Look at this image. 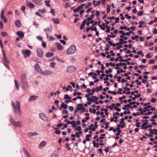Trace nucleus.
<instances>
[{
    "label": "nucleus",
    "mask_w": 157,
    "mask_h": 157,
    "mask_svg": "<svg viewBox=\"0 0 157 157\" xmlns=\"http://www.w3.org/2000/svg\"><path fill=\"white\" fill-rule=\"evenodd\" d=\"M26 5L29 7L30 8H33L34 7V5L31 2H27Z\"/></svg>",
    "instance_id": "obj_21"
},
{
    "label": "nucleus",
    "mask_w": 157,
    "mask_h": 157,
    "mask_svg": "<svg viewBox=\"0 0 157 157\" xmlns=\"http://www.w3.org/2000/svg\"><path fill=\"white\" fill-rule=\"evenodd\" d=\"M95 16L94 14H92L90 15V17H88L87 18V19H86L87 21H90Z\"/></svg>",
    "instance_id": "obj_35"
},
{
    "label": "nucleus",
    "mask_w": 157,
    "mask_h": 157,
    "mask_svg": "<svg viewBox=\"0 0 157 157\" xmlns=\"http://www.w3.org/2000/svg\"><path fill=\"white\" fill-rule=\"evenodd\" d=\"M51 157H58V155L57 153H53L51 156Z\"/></svg>",
    "instance_id": "obj_47"
},
{
    "label": "nucleus",
    "mask_w": 157,
    "mask_h": 157,
    "mask_svg": "<svg viewBox=\"0 0 157 157\" xmlns=\"http://www.w3.org/2000/svg\"><path fill=\"white\" fill-rule=\"evenodd\" d=\"M120 34H121V35H120V37L121 38H123L124 36L125 35V33L123 32L122 30H120L119 31Z\"/></svg>",
    "instance_id": "obj_28"
},
{
    "label": "nucleus",
    "mask_w": 157,
    "mask_h": 157,
    "mask_svg": "<svg viewBox=\"0 0 157 157\" xmlns=\"http://www.w3.org/2000/svg\"><path fill=\"white\" fill-rule=\"evenodd\" d=\"M67 105L63 103H62L60 107L59 108V109H61V108H63L64 109H67Z\"/></svg>",
    "instance_id": "obj_27"
},
{
    "label": "nucleus",
    "mask_w": 157,
    "mask_h": 157,
    "mask_svg": "<svg viewBox=\"0 0 157 157\" xmlns=\"http://www.w3.org/2000/svg\"><path fill=\"white\" fill-rule=\"evenodd\" d=\"M89 129L90 130H92L93 131H94L95 130V127H94V125L92 124L89 126Z\"/></svg>",
    "instance_id": "obj_34"
},
{
    "label": "nucleus",
    "mask_w": 157,
    "mask_h": 157,
    "mask_svg": "<svg viewBox=\"0 0 157 157\" xmlns=\"http://www.w3.org/2000/svg\"><path fill=\"white\" fill-rule=\"evenodd\" d=\"M105 120V119H102L101 120L100 122L103 123V124H105L106 122Z\"/></svg>",
    "instance_id": "obj_61"
},
{
    "label": "nucleus",
    "mask_w": 157,
    "mask_h": 157,
    "mask_svg": "<svg viewBox=\"0 0 157 157\" xmlns=\"http://www.w3.org/2000/svg\"><path fill=\"white\" fill-rule=\"evenodd\" d=\"M39 117L40 119L46 122H48L49 120L47 117L43 113H40L39 114Z\"/></svg>",
    "instance_id": "obj_7"
},
{
    "label": "nucleus",
    "mask_w": 157,
    "mask_h": 157,
    "mask_svg": "<svg viewBox=\"0 0 157 157\" xmlns=\"http://www.w3.org/2000/svg\"><path fill=\"white\" fill-rule=\"evenodd\" d=\"M135 82H137V84L138 85H140L141 84V82L140 81H139L138 79H136L135 81Z\"/></svg>",
    "instance_id": "obj_62"
},
{
    "label": "nucleus",
    "mask_w": 157,
    "mask_h": 157,
    "mask_svg": "<svg viewBox=\"0 0 157 157\" xmlns=\"http://www.w3.org/2000/svg\"><path fill=\"white\" fill-rule=\"evenodd\" d=\"M71 124L72 125V127L73 128L75 127L76 126V124L75 123V121H71Z\"/></svg>",
    "instance_id": "obj_37"
},
{
    "label": "nucleus",
    "mask_w": 157,
    "mask_h": 157,
    "mask_svg": "<svg viewBox=\"0 0 157 157\" xmlns=\"http://www.w3.org/2000/svg\"><path fill=\"white\" fill-rule=\"evenodd\" d=\"M1 35L3 36H5L7 35V34L6 32H2L1 33Z\"/></svg>",
    "instance_id": "obj_50"
},
{
    "label": "nucleus",
    "mask_w": 157,
    "mask_h": 157,
    "mask_svg": "<svg viewBox=\"0 0 157 157\" xmlns=\"http://www.w3.org/2000/svg\"><path fill=\"white\" fill-rule=\"evenodd\" d=\"M66 145V147L67 148L68 150H71V147H69V144L67 143H66L65 144Z\"/></svg>",
    "instance_id": "obj_59"
},
{
    "label": "nucleus",
    "mask_w": 157,
    "mask_h": 157,
    "mask_svg": "<svg viewBox=\"0 0 157 157\" xmlns=\"http://www.w3.org/2000/svg\"><path fill=\"white\" fill-rule=\"evenodd\" d=\"M3 54L4 57V59L3 60V64L8 69H9L10 67L8 65V63H10L9 60L7 58L5 54V52L4 50H3Z\"/></svg>",
    "instance_id": "obj_4"
},
{
    "label": "nucleus",
    "mask_w": 157,
    "mask_h": 157,
    "mask_svg": "<svg viewBox=\"0 0 157 157\" xmlns=\"http://www.w3.org/2000/svg\"><path fill=\"white\" fill-rule=\"evenodd\" d=\"M76 51V46L75 45H72L67 50L66 53L67 55L73 54Z\"/></svg>",
    "instance_id": "obj_3"
},
{
    "label": "nucleus",
    "mask_w": 157,
    "mask_h": 157,
    "mask_svg": "<svg viewBox=\"0 0 157 157\" xmlns=\"http://www.w3.org/2000/svg\"><path fill=\"white\" fill-rule=\"evenodd\" d=\"M82 133V131H80L79 132H76L75 133V135L77 137H80L79 134H81Z\"/></svg>",
    "instance_id": "obj_40"
},
{
    "label": "nucleus",
    "mask_w": 157,
    "mask_h": 157,
    "mask_svg": "<svg viewBox=\"0 0 157 157\" xmlns=\"http://www.w3.org/2000/svg\"><path fill=\"white\" fill-rule=\"evenodd\" d=\"M35 69L38 72H40L41 71V70L40 68L39 65L37 63L35 65Z\"/></svg>",
    "instance_id": "obj_20"
},
{
    "label": "nucleus",
    "mask_w": 157,
    "mask_h": 157,
    "mask_svg": "<svg viewBox=\"0 0 157 157\" xmlns=\"http://www.w3.org/2000/svg\"><path fill=\"white\" fill-rule=\"evenodd\" d=\"M114 109L118 112H120L121 110V109L118 108L117 106H115Z\"/></svg>",
    "instance_id": "obj_56"
},
{
    "label": "nucleus",
    "mask_w": 157,
    "mask_h": 157,
    "mask_svg": "<svg viewBox=\"0 0 157 157\" xmlns=\"http://www.w3.org/2000/svg\"><path fill=\"white\" fill-rule=\"evenodd\" d=\"M50 12L53 16H55V10L54 9H51L50 10Z\"/></svg>",
    "instance_id": "obj_45"
},
{
    "label": "nucleus",
    "mask_w": 157,
    "mask_h": 157,
    "mask_svg": "<svg viewBox=\"0 0 157 157\" xmlns=\"http://www.w3.org/2000/svg\"><path fill=\"white\" fill-rule=\"evenodd\" d=\"M15 25L17 27H20L21 25V23L20 21L19 20H17L16 21Z\"/></svg>",
    "instance_id": "obj_24"
},
{
    "label": "nucleus",
    "mask_w": 157,
    "mask_h": 157,
    "mask_svg": "<svg viewBox=\"0 0 157 157\" xmlns=\"http://www.w3.org/2000/svg\"><path fill=\"white\" fill-rule=\"evenodd\" d=\"M150 133V134H154L156 135V132H157V130L155 129H149Z\"/></svg>",
    "instance_id": "obj_23"
},
{
    "label": "nucleus",
    "mask_w": 157,
    "mask_h": 157,
    "mask_svg": "<svg viewBox=\"0 0 157 157\" xmlns=\"http://www.w3.org/2000/svg\"><path fill=\"white\" fill-rule=\"evenodd\" d=\"M98 99V98L96 96H92L90 97V98H89L88 99V101L94 102L95 101H97Z\"/></svg>",
    "instance_id": "obj_18"
},
{
    "label": "nucleus",
    "mask_w": 157,
    "mask_h": 157,
    "mask_svg": "<svg viewBox=\"0 0 157 157\" xmlns=\"http://www.w3.org/2000/svg\"><path fill=\"white\" fill-rule=\"evenodd\" d=\"M53 55V54L52 52H47L46 54V56L47 57H50L52 56Z\"/></svg>",
    "instance_id": "obj_31"
},
{
    "label": "nucleus",
    "mask_w": 157,
    "mask_h": 157,
    "mask_svg": "<svg viewBox=\"0 0 157 157\" xmlns=\"http://www.w3.org/2000/svg\"><path fill=\"white\" fill-rule=\"evenodd\" d=\"M43 74L45 75H50L52 74V72L51 70H48L44 71Z\"/></svg>",
    "instance_id": "obj_14"
},
{
    "label": "nucleus",
    "mask_w": 157,
    "mask_h": 157,
    "mask_svg": "<svg viewBox=\"0 0 157 157\" xmlns=\"http://www.w3.org/2000/svg\"><path fill=\"white\" fill-rule=\"evenodd\" d=\"M103 142V140H99V142H100V144H99V145L101 146V148L103 147V146H102L104 145V144L102 143Z\"/></svg>",
    "instance_id": "obj_43"
},
{
    "label": "nucleus",
    "mask_w": 157,
    "mask_h": 157,
    "mask_svg": "<svg viewBox=\"0 0 157 157\" xmlns=\"http://www.w3.org/2000/svg\"><path fill=\"white\" fill-rule=\"evenodd\" d=\"M27 76V74L25 73H22L21 75V82L27 81L26 78Z\"/></svg>",
    "instance_id": "obj_10"
},
{
    "label": "nucleus",
    "mask_w": 157,
    "mask_h": 157,
    "mask_svg": "<svg viewBox=\"0 0 157 157\" xmlns=\"http://www.w3.org/2000/svg\"><path fill=\"white\" fill-rule=\"evenodd\" d=\"M91 5V2H88L87 4V5L86 6L85 8L86 9L88 8L89 6H90Z\"/></svg>",
    "instance_id": "obj_57"
},
{
    "label": "nucleus",
    "mask_w": 157,
    "mask_h": 157,
    "mask_svg": "<svg viewBox=\"0 0 157 157\" xmlns=\"http://www.w3.org/2000/svg\"><path fill=\"white\" fill-rule=\"evenodd\" d=\"M111 34L112 35H108L107 36L109 37H110L112 38H114L116 36L115 35H113V32H111Z\"/></svg>",
    "instance_id": "obj_46"
},
{
    "label": "nucleus",
    "mask_w": 157,
    "mask_h": 157,
    "mask_svg": "<svg viewBox=\"0 0 157 157\" xmlns=\"http://www.w3.org/2000/svg\"><path fill=\"white\" fill-rule=\"evenodd\" d=\"M17 35L19 36L20 38L22 39L24 36V33L20 31H18L17 32Z\"/></svg>",
    "instance_id": "obj_15"
},
{
    "label": "nucleus",
    "mask_w": 157,
    "mask_h": 157,
    "mask_svg": "<svg viewBox=\"0 0 157 157\" xmlns=\"http://www.w3.org/2000/svg\"><path fill=\"white\" fill-rule=\"evenodd\" d=\"M38 133L36 132H30L28 133V136L29 137H31L34 136L38 135Z\"/></svg>",
    "instance_id": "obj_17"
},
{
    "label": "nucleus",
    "mask_w": 157,
    "mask_h": 157,
    "mask_svg": "<svg viewBox=\"0 0 157 157\" xmlns=\"http://www.w3.org/2000/svg\"><path fill=\"white\" fill-rule=\"evenodd\" d=\"M77 69L76 67L73 66H68L67 69V73H71L75 71Z\"/></svg>",
    "instance_id": "obj_6"
},
{
    "label": "nucleus",
    "mask_w": 157,
    "mask_h": 157,
    "mask_svg": "<svg viewBox=\"0 0 157 157\" xmlns=\"http://www.w3.org/2000/svg\"><path fill=\"white\" fill-rule=\"evenodd\" d=\"M138 110L140 111V114L141 115L143 114V110L142 108H139L138 109Z\"/></svg>",
    "instance_id": "obj_55"
},
{
    "label": "nucleus",
    "mask_w": 157,
    "mask_h": 157,
    "mask_svg": "<svg viewBox=\"0 0 157 157\" xmlns=\"http://www.w3.org/2000/svg\"><path fill=\"white\" fill-rule=\"evenodd\" d=\"M120 28L121 30H122L123 29H126L128 31H129V30H130L129 28H128L126 26H121L120 27Z\"/></svg>",
    "instance_id": "obj_33"
},
{
    "label": "nucleus",
    "mask_w": 157,
    "mask_h": 157,
    "mask_svg": "<svg viewBox=\"0 0 157 157\" xmlns=\"http://www.w3.org/2000/svg\"><path fill=\"white\" fill-rule=\"evenodd\" d=\"M141 128L142 129H146L147 128V126H145L143 124H142L141 126Z\"/></svg>",
    "instance_id": "obj_49"
},
{
    "label": "nucleus",
    "mask_w": 157,
    "mask_h": 157,
    "mask_svg": "<svg viewBox=\"0 0 157 157\" xmlns=\"http://www.w3.org/2000/svg\"><path fill=\"white\" fill-rule=\"evenodd\" d=\"M3 28V24L2 21L0 22V29H2Z\"/></svg>",
    "instance_id": "obj_64"
},
{
    "label": "nucleus",
    "mask_w": 157,
    "mask_h": 157,
    "mask_svg": "<svg viewBox=\"0 0 157 157\" xmlns=\"http://www.w3.org/2000/svg\"><path fill=\"white\" fill-rule=\"evenodd\" d=\"M14 83H15V86H16L17 89L18 90H19V86L18 84V81L15 79L14 80Z\"/></svg>",
    "instance_id": "obj_29"
},
{
    "label": "nucleus",
    "mask_w": 157,
    "mask_h": 157,
    "mask_svg": "<svg viewBox=\"0 0 157 157\" xmlns=\"http://www.w3.org/2000/svg\"><path fill=\"white\" fill-rule=\"evenodd\" d=\"M87 21L86 20H84L82 23H81V24L80 25V29L82 30L84 28L86 22Z\"/></svg>",
    "instance_id": "obj_22"
},
{
    "label": "nucleus",
    "mask_w": 157,
    "mask_h": 157,
    "mask_svg": "<svg viewBox=\"0 0 157 157\" xmlns=\"http://www.w3.org/2000/svg\"><path fill=\"white\" fill-rule=\"evenodd\" d=\"M115 104L113 103H112L111 105L109 106V109L110 110H112L113 109V108H114V107H115Z\"/></svg>",
    "instance_id": "obj_39"
},
{
    "label": "nucleus",
    "mask_w": 157,
    "mask_h": 157,
    "mask_svg": "<svg viewBox=\"0 0 157 157\" xmlns=\"http://www.w3.org/2000/svg\"><path fill=\"white\" fill-rule=\"evenodd\" d=\"M20 104V102L18 101H16L15 103L13 101L11 103L15 113H18L20 115L21 114Z\"/></svg>",
    "instance_id": "obj_1"
},
{
    "label": "nucleus",
    "mask_w": 157,
    "mask_h": 157,
    "mask_svg": "<svg viewBox=\"0 0 157 157\" xmlns=\"http://www.w3.org/2000/svg\"><path fill=\"white\" fill-rule=\"evenodd\" d=\"M75 131H81V127L80 126H78L76 127L75 128Z\"/></svg>",
    "instance_id": "obj_41"
},
{
    "label": "nucleus",
    "mask_w": 157,
    "mask_h": 157,
    "mask_svg": "<svg viewBox=\"0 0 157 157\" xmlns=\"http://www.w3.org/2000/svg\"><path fill=\"white\" fill-rule=\"evenodd\" d=\"M46 142L45 141H42L40 142L38 146L39 149H41L44 147L46 145Z\"/></svg>",
    "instance_id": "obj_13"
},
{
    "label": "nucleus",
    "mask_w": 157,
    "mask_h": 157,
    "mask_svg": "<svg viewBox=\"0 0 157 157\" xmlns=\"http://www.w3.org/2000/svg\"><path fill=\"white\" fill-rule=\"evenodd\" d=\"M56 59L57 61H59L61 62H62V63H63L64 62V61H63V60H61V59L59 58H58V57H57L56 58Z\"/></svg>",
    "instance_id": "obj_54"
},
{
    "label": "nucleus",
    "mask_w": 157,
    "mask_h": 157,
    "mask_svg": "<svg viewBox=\"0 0 157 157\" xmlns=\"http://www.w3.org/2000/svg\"><path fill=\"white\" fill-rule=\"evenodd\" d=\"M23 151L25 157H31L29 153L25 149H24Z\"/></svg>",
    "instance_id": "obj_19"
},
{
    "label": "nucleus",
    "mask_w": 157,
    "mask_h": 157,
    "mask_svg": "<svg viewBox=\"0 0 157 157\" xmlns=\"http://www.w3.org/2000/svg\"><path fill=\"white\" fill-rule=\"evenodd\" d=\"M140 114L138 112H137L136 113H133L132 114V115L134 116H139Z\"/></svg>",
    "instance_id": "obj_58"
},
{
    "label": "nucleus",
    "mask_w": 157,
    "mask_h": 157,
    "mask_svg": "<svg viewBox=\"0 0 157 157\" xmlns=\"http://www.w3.org/2000/svg\"><path fill=\"white\" fill-rule=\"evenodd\" d=\"M21 82V86L22 88L24 90H26L28 87V81H22Z\"/></svg>",
    "instance_id": "obj_8"
},
{
    "label": "nucleus",
    "mask_w": 157,
    "mask_h": 157,
    "mask_svg": "<svg viewBox=\"0 0 157 157\" xmlns=\"http://www.w3.org/2000/svg\"><path fill=\"white\" fill-rule=\"evenodd\" d=\"M112 71V70L111 69H109L108 70H106L105 71V72L107 74H108V73H111Z\"/></svg>",
    "instance_id": "obj_63"
},
{
    "label": "nucleus",
    "mask_w": 157,
    "mask_h": 157,
    "mask_svg": "<svg viewBox=\"0 0 157 157\" xmlns=\"http://www.w3.org/2000/svg\"><path fill=\"white\" fill-rule=\"evenodd\" d=\"M34 3L38 6H41L42 4V2L41 0H32Z\"/></svg>",
    "instance_id": "obj_11"
},
{
    "label": "nucleus",
    "mask_w": 157,
    "mask_h": 157,
    "mask_svg": "<svg viewBox=\"0 0 157 157\" xmlns=\"http://www.w3.org/2000/svg\"><path fill=\"white\" fill-rule=\"evenodd\" d=\"M52 20L53 21L54 23L55 24H58L59 22V21L58 19H52Z\"/></svg>",
    "instance_id": "obj_30"
},
{
    "label": "nucleus",
    "mask_w": 157,
    "mask_h": 157,
    "mask_svg": "<svg viewBox=\"0 0 157 157\" xmlns=\"http://www.w3.org/2000/svg\"><path fill=\"white\" fill-rule=\"evenodd\" d=\"M85 5H86V4H82L81 5L79 6L78 7L79 9V10H81V9H82L83 7Z\"/></svg>",
    "instance_id": "obj_51"
},
{
    "label": "nucleus",
    "mask_w": 157,
    "mask_h": 157,
    "mask_svg": "<svg viewBox=\"0 0 157 157\" xmlns=\"http://www.w3.org/2000/svg\"><path fill=\"white\" fill-rule=\"evenodd\" d=\"M44 31L46 32L47 37V38H48V36L47 32L51 31L52 30H51L49 27H47L46 28L44 29Z\"/></svg>",
    "instance_id": "obj_25"
},
{
    "label": "nucleus",
    "mask_w": 157,
    "mask_h": 157,
    "mask_svg": "<svg viewBox=\"0 0 157 157\" xmlns=\"http://www.w3.org/2000/svg\"><path fill=\"white\" fill-rule=\"evenodd\" d=\"M93 146L94 147H98L99 145V144L98 143H97V144H96V142L94 140L93 141Z\"/></svg>",
    "instance_id": "obj_38"
},
{
    "label": "nucleus",
    "mask_w": 157,
    "mask_h": 157,
    "mask_svg": "<svg viewBox=\"0 0 157 157\" xmlns=\"http://www.w3.org/2000/svg\"><path fill=\"white\" fill-rule=\"evenodd\" d=\"M57 45L58 49L59 50H61L63 49V46L60 44L59 43H57Z\"/></svg>",
    "instance_id": "obj_26"
},
{
    "label": "nucleus",
    "mask_w": 157,
    "mask_h": 157,
    "mask_svg": "<svg viewBox=\"0 0 157 157\" xmlns=\"http://www.w3.org/2000/svg\"><path fill=\"white\" fill-rule=\"evenodd\" d=\"M38 97L36 95H32L29 98L28 100L29 101H32L37 99Z\"/></svg>",
    "instance_id": "obj_16"
},
{
    "label": "nucleus",
    "mask_w": 157,
    "mask_h": 157,
    "mask_svg": "<svg viewBox=\"0 0 157 157\" xmlns=\"http://www.w3.org/2000/svg\"><path fill=\"white\" fill-rule=\"evenodd\" d=\"M45 4V5L48 7H50L51 6L50 4H49V2H50V0L47 1L45 0L44 1Z\"/></svg>",
    "instance_id": "obj_36"
},
{
    "label": "nucleus",
    "mask_w": 157,
    "mask_h": 157,
    "mask_svg": "<svg viewBox=\"0 0 157 157\" xmlns=\"http://www.w3.org/2000/svg\"><path fill=\"white\" fill-rule=\"evenodd\" d=\"M110 5H108L107 6V13H109L110 11Z\"/></svg>",
    "instance_id": "obj_42"
},
{
    "label": "nucleus",
    "mask_w": 157,
    "mask_h": 157,
    "mask_svg": "<svg viewBox=\"0 0 157 157\" xmlns=\"http://www.w3.org/2000/svg\"><path fill=\"white\" fill-rule=\"evenodd\" d=\"M36 52L37 56L40 58H41L43 56V51L42 49L40 48H37L36 49Z\"/></svg>",
    "instance_id": "obj_9"
},
{
    "label": "nucleus",
    "mask_w": 157,
    "mask_h": 157,
    "mask_svg": "<svg viewBox=\"0 0 157 157\" xmlns=\"http://www.w3.org/2000/svg\"><path fill=\"white\" fill-rule=\"evenodd\" d=\"M77 110H81L83 111H85V109L82 106V104H79L78 105L76 108Z\"/></svg>",
    "instance_id": "obj_12"
},
{
    "label": "nucleus",
    "mask_w": 157,
    "mask_h": 157,
    "mask_svg": "<svg viewBox=\"0 0 157 157\" xmlns=\"http://www.w3.org/2000/svg\"><path fill=\"white\" fill-rule=\"evenodd\" d=\"M124 39L122 38H121L119 39V43L120 44H123V42H124Z\"/></svg>",
    "instance_id": "obj_53"
},
{
    "label": "nucleus",
    "mask_w": 157,
    "mask_h": 157,
    "mask_svg": "<svg viewBox=\"0 0 157 157\" xmlns=\"http://www.w3.org/2000/svg\"><path fill=\"white\" fill-rule=\"evenodd\" d=\"M56 63L54 62H52L50 63V66L51 68H55Z\"/></svg>",
    "instance_id": "obj_32"
},
{
    "label": "nucleus",
    "mask_w": 157,
    "mask_h": 157,
    "mask_svg": "<svg viewBox=\"0 0 157 157\" xmlns=\"http://www.w3.org/2000/svg\"><path fill=\"white\" fill-rule=\"evenodd\" d=\"M71 97H70L67 94H65L64 95V99H71Z\"/></svg>",
    "instance_id": "obj_44"
},
{
    "label": "nucleus",
    "mask_w": 157,
    "mask_h": 157,
    "mask_svg": "<svg viewBox=\"0 0 157 157\" xmlns=\"http://www.w3.org/2000/svg\"><path fill=\"white\" fill-rule=\"evenodd\" d=\"M139 37V36L137 35H135L134 36H132L131 37L132 40H135L136 39H137Z\"/></svg>",
    "instance_id": "obj_48"
},
{
    "label": "nucleus",
    "mask_w": 157,
    "mask_h": 157,
    "mask_svg": "<svg viewBox=\"0 0 157 157\" xmlns=\"http://www.w3.org/2000/svg\"><path fill=\"white\" fill-rule=\"evenodd\" d=\"M156 98H153L151 99V101L152 103H155L156 101Z\"/></svg>",
    "instance_id": "obj_52"
},
{
    "label": "nucleus",
    "mask_w": 157,
    "mask_h": 157,
    "mask_svg": "<svg viewBox=\"0 0 157 157\" xmlns=\"http://www.w3.org/2000/svg\"><path fill=\"white\" fill-rule=\"evenodd\" d=\"M127 105H125L124 106V107H123L122 109L124 110H129V109L128 108V107H127Z\"/></svg>",
    "instance_id": "obj_60"
},
{
    "label": "nucleus",
    "mask_w": 157,
    "mask_h": 157,
    "mask_svg": "<svg viewBox=\"0 0 157 157\" xmlns=\"http://www.w3.org/2000/svg\"><path fill=\"white\" fill-rule=\"evenodd\" d=\"M21 53L25 58L30 56L31 52L28 49L26 50H23L21 51Z\"/></svg>",
    "instance_id": "obj_5"
},
{
    "label": "nucleus",
    "mask_w": 157,
    "mask_h": 157,
    "mask_svg": "<svg viewBox=\"0 0 157 157\" xmlns=\"http://www.w3.org/2000/svg\"><path fill=\"white\" fill-rule=\"evenodd\" d=\"M10 121L11 124L14 127H18L21 128H22L23 126V125L22 122L21 121L16 122L12 117H10Z\"/></svg>",
    "instance_id": "obj_2"
}]
</instances>
